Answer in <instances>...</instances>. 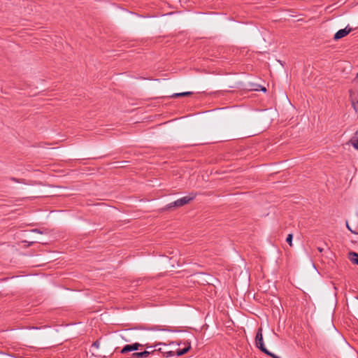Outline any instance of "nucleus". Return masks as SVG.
Here are the masks:
<instances>
[{
    "label": "nucleus",
    "instance_id": "nucleus-4",
    "mask_svg": "<svg viewBox=\"0 0 358 358\" xmlns=\"http://www.w3.org/2000/svg\"><path fill=\"white\" fill-rule=\"evenodd\" d=\"M155 352H157L156 349L152 350V351L144 350L140 352H134L129 358H148L150 355L155 354Z\"/></svg>",
    "mask_w": 358,
    "mask_h": 358
},
{
    "label": "nucleus",
    "instance_id": "nucleus-9",
    "mask_svg": "<svg viewBox=\"0 0 358 358\" xmlns=\"http://www.w3.org/2000/svg\"><path fill=\"white\" fill-rule=\"evenodd\" d=\"M190 348H191L190 343H188L187 347H185V348H183L182 350H180V349L177 350L176 352H175V355H176L177 356H182V355H185V353H187L189 350Z\"/></svg>",
    "mask_w": 358,
    "mask_h": 358
},
{
    "label": "nucleus",
    "instance_id": "nucleus-22",
    "mask_svg": "<svg viewBox=\"0 0 358 358\" xmlns=\"http://www.w3.org/2000/svg\"><path fill=\"white\" fill-rule=\"evenodd\" d=\"M357 299H358V296H357Z\"/></svg>",
    "mask_w": 358,
    "mask_h": 358
},
{
    "label": "nucleus",
    "instance_id": "nucleus-5",
    "mask_svg": "<svg viewBox=\"0 0 358 358\" xmlns=\"http://www.w3.org/2000/svg\"><path fill=\"white\" fill-rule=\"evenodd\" d=\"M349 94L352 107L356 113H358V95H357L352 90H349Z\"/></svg>",
    "mask_w": 358,
    "mask_h": 358
},
{
    "label": "nucleus",
    "instance_id": "nucleus-14",
    "mask_svg": "<svg viewBox=\"0 0 358 358\" xmlns=\"http://www.w3.org/2000/svg\"><path fill=\"white\" fill-rule=\"evenodd\" d=\"M99 345H100L99 341H94V342L92 343V347H94V348H99Z\"/></svg>",
    "mask_w": 358,
    "mask_h": 358
},
{
    "label": "nucleus",
    "instance_id": "nucleus-15",
    "mask_svg": "<svg viewBox=\"0 0 358 358\" xmlns=\"http://www.w3.org/2000/svg\"><path fill=\"white\" fill-rule=\"evenodd\" d=\"M346 226H347V228H348V229H349L352 233L356 234V232H355L354 231H352V230L350 229V226H349V224H348V222H346ZM357 234H358V233H357Z\"/></svg>",
    "mask_w": 358,
    "mask_h": 358
},
{
    "label": "nucleus",
    "instance_id": "nucleus-21",
    "mask_svg": "<svg viewBox=\"0 0 358 358\" xmlns=\"http://www.w3.org/2000/svg\"><path fill=\"white\" fill-rule=\"evenodd\" d=\"M262 90L265 92V91H266V88H265V87H264V88L262 89Z\"/></svg>",
    "mask_w": 358,
    "mask_h": 358
},
{
    "label": "nucleus",
    "instance_id": "nucleus-8",
    "mask_svg": "<svg viewBox=\"0 0 358 358\" xmlns=\"http://www.w3.org/2000/svg\"><path fill=\"white\" fill-rule=\"evenodd\" d=\"M157 351H159L162 352L164 355V357H171L175 355V352L172 350H168L166 348H160L158 350H156Z\"/></svg>",
    "mask_w": 358,
    "mask_h": 358
},
{
    "label": "nucleus",
    "instance_id": "nucleus-1",
    "mask_svg": "<svg viewBox=\"0 0 358 358\" xmlns=\"http://www.w3.org/2000/svg\"><path fill=\"white\" fill-rule=\"evenodd\" d=\"M196 197V194L191 193L189 196H184L182 198L178 199L176 201L171 202L167 204L164 208V210H171L173 208H179L182 207L187 203H189L192 200H193Z\"/></svg>",
    "mask_w": 358,
    "mask_h": 358
},
{
    "label": "nucleus",
    "instance_id": "nucleus-6",
    "mask_svg": "<svg viewBox=\"0 0 358 358\" xmlns=\"http://www.w3.org/2000/svg\"><path fill=\"white\" fill-rule=\"evenodd\" d=\"M351 31V29H347V27L338 30L334 36V39L337 41L347 36Z\"/></svg>",
    "mask_w": 358,
    "mask_h": 358
},
{
    "label": "nucleus",
    "instance_id": "nucleus-7",
    "mask_svg": "<svg viewBox=\"0 0 358 358\" xmlns=\"http://www.w3.org/2000/svg\"><path fill=\"white\" fill-rule=\"evenodd\" d=\"M350 144H351L356 150H358V130L355 131L353 137L349 141Z\"/></svg>",
    "mask_w": 358,
    "mask_h": 358
},
{
    "label": "nucleus",
    "instance_id": "nucleus-19",
    "mask_svg": "<svg viewBox=\"0 0 358 358\" xmlns=\"http://www.w3.org/2000/svg\"><path fill=\"white\" fill-rule=\"evenodd\" d=\"M145 346H146V348H147V349H151V348H152V346H149V345H148L147 344L145 345Z\"/></svg>",
    "mask_w": 358,
    "mask_h": 358
},
{
    "label": "nucleus",
    "instance_id": "nucleus-17",
    "mask_svg": "<svg viewBox=\"0 0 358 358\" xmlns=\"http://www.w3.org/2000/svg\"><path fill=\"white\" fill-rule=\"evenodd\" d=\"M317 250L320 252H322L323 251V248H320V247H318L317 248Z\"/></svg>",
    "mask_w": 358,
    "mask_h": 358
},
{
    "label": "nucleus",
    "instance_id": "nucleus-13",
    "mask_svg": "<svg viewBox=\"0 0 358 358\" xmlns=\"http://www.w3.org/2000/svg\"><path fill=\"white\" fill-rule=\"evenodd\" d=\"M266 355L271 357L272 358H280V357L275 355V354L271 352L270 351L268 350V352L267 353H265Z\"/></svg>",
    "mask_w": 358,
    "mask_h": 358
},
{
    "label": "nucleus",
    "instance_id": "nucleus-20",
    "mask_svg": "<svg viewBox=\"0 0 358 358\" xmlns=\"http://www.w3.org/2000/svg\"><path fill=\"white\" fill-rule=\"evenodd\" d=\"M13 180L18 182V180L17 179L14 178H13Z\"/></svg>",
    "mask_w": 358,
    "mask_h": 358
},
{
    "label": "nucleus",
    "instance_id": "nucleus-16",
    "mask_svg": "<svg viewBox=\"0 0 358 358\" xmlns=\"http://www.w3.org/2000/svg\"><path fill=\"white\" fill-rule=\"evenodd\" d=\"M353 83H358V73H357L356 78L352 80Z\"/></svg>",
    "mask_w": 358,
    "mask_h": 358
},
{
    "label": "nucleus",
    "instance_id": "nucleus-12",
    "mask_svg": "<svg viewBox=\"0 0 358 358\" xmlns=\"http://www.w3.org/2000/svg\"><path fill=\"white\" fill-rule=\"evenodd\" d=\"M292 238L293 236L292 234H289L286 238L287 243L290 245L292 246Z\"/></svg>",
    "mask_w": 358,
    "mask_h": 358
},
{
    "label": "nucleus",
    "instance_id": "nucleus-10",
    "mask_svg": "<svg viewBox=\"0 0 358 358\" xmlns=\"http://www.w3.org/2000/svg\"><path fill=\"white\" fill-rule=\"evenodd\" d=\"M349 256L351 262L358 265V254L355 252H350Z\"/></svg>",
    "mask_w": 358,
    "mask_h": 358
},
{
    "label": "nucleus",
    "instance_id": "nucleus-2",
    "mask_svg": "<svg viewBox=\"0 0 358 358\" xmlns=\"http://www.w3.org/2000/svg\"><path fill=\"white\" fill-rule=\"evenodd\" d=\"M255 345L262 352H264V353L268 352V350L266 348V347L264 344L262 329L261 327L258 329L257 334H256Z\"/></svg>",
    "mask_w": 358,
    "mask_h": 358
},
{
    "label": "nucleus",
    "instance_id": "nucleus-3",
    "mask_svg": "<svg viewBox=\"0 0 358 358\" xmlns=\"http://www.w3.org/2000/svg\"><path fill=\"white\" fill-rule=\"evenodd\" d=\"M143 345L139 343H134L132 344H128L124 345L122 349L121 350L120 352L123 355L129 352L138 350L140 347H142Z\"/></svg>",
    "mask_w": 358,
    "mask_h": 358
},
{
    "label": "nucleus",
    "instance_id": "nucleus-11",
    "mask_svg": "<svg viewBox=\"0 0 358 358\" xmlns=\"http://www.w3.org/2000/svg\"><path fill=\"white\" fill-rule=\"evenodd\" d=\"M192 94V92H181V93H175L170 96L171 98H178V97H182V96H190Z\"/></svg>",
    "mask_w": 358,
    "mask_h": 358
},
{
    "label": "nucleus",
    "instance_id": "nucleus-18",
    "mask_svg": "<svg viewBox=\"0 0 358 358\" xmlns=\"http://www.w3.org/2000/svg\"><path fill=\"white\" fill-rule=\"evenodd\" d=\"M33 231L41 234V232L38 229H34L33 230Z\"/></svg>",
    "mask_w": 358,
    "mask_h": 358
}]
</instances>
